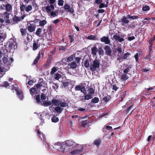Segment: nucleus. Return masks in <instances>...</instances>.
<instances>
[{
	"label": "nucleus",
	"instance_id": "f257e3e1",
	"mask_svg": "<svg viewBox=\"0 0 155 155\" xmlns=\"http://www.w3.org/2000/svg\"><path fill=\"white\" fill-rule=\"evenodd\" d=\"M100 61L99 59H95L93 61V63L90 66V69L92 71H94L99 68L100 64Z\"/></svg>",
	"mask_w": 155,
	"mask_h": 155
},
{
	"label": "nucleus",
	"instance_id": "f03ea898",
	"mask_svg": "<svg viewBox=\"0 0 155 155\" xmlns=\"http://www.w3.org/2000/svg\"><path fill=\"white\" fill-rule=\"evenodd\" d=\"M20 8L21 12H23L25 10L26 12H28L32 9V6L31 5H28L26 6L25 5L22 3V4L21 3H20Z\"/></svg>",
	"mask_w": 155,
	"mask_h": 155
},
{
	"label": "nucleus",
	"instance_id": "7ed1b4c3",
	"mask_svg": "<svg viewBox=\"0 0 155 155\" xmlns=\"http://www.w3.org/2000/svg\"><path fill=\"white\" fill-rule=\"evenodd\" d=\"M64 144L63 145H64L63 146H64V147H66V150H68V147H76L77 144L74 141L71 140H67L65 142H64Z\"/></svg>",
	"mask_w": 155,
	"mask_h": 155
},
{
	"label": "nucleus",
	"instance_id": "20e7f679",
	"mask_svg": "<svg viewBox=\"0 0 155 155\" xmlns=\"http://www.w3.org/2000/svg\"><path fill=\"white\" fill-rule=\"evenodd\" d=\"M63 8L67 13L69 12L71 13L72 14L73 16L75 15L74 14V8L73 6L71 7H70L68 4H66L64 5Z\"/></svg>",
	"mask_w": 155,
	"mask_h": 155
},
{
	"label": "nucleus",
	"instance_id": "39448f33",
	"mask_svg": "<svg viewBox=\"0 0 155 155\" xmlns=\"http://www.w3.org/2000/svg\"><path fill=\"white\" fill-rule=\"evenodd\" d=\"M8 43H9L8 47L10 49L13 50L17 48L16 43L14 39L12 38L11 39Z\"/></svg>",
	"mask_w": 155,
	"mask_h": 155
},
{
	"label": "nucleus",
	"instance_id": "423d86ee",
	"mask_svg": "<svg viewBox=\"0 0 155 155\" xmlns=\"http://www.w3.org/2000/svg\"><path fill=\"white\" fill-rule=\"evenodd\" d=\"M119 32H118V33H116L115 35H113V38L115 40L119 42H122L124 41V36H121V37H120L119 35Z\"/></svg>",
	"mask_w": 155,
	"mask_h": 155
},
{
	"label": "nucleus",
	"instance_id": "0eeeda50",
	"mask_svg": "<svg viewBox=\"0 0 155 155\" xmlns=\"http://www.w3.org/2000/svg\"><path fill=\"white\" fill-rule=\"evenodd\" d=\"M36 26L34 24H27L26 29L30 32H32L35 31Z\"/></svg>",
	"mask_w": 155,
	"mask_h": 155
},
{
	"label": "nucleus",
	"instance_id": "6e6552de",
	"mask_svg": "<svg viewBox=\"0 0 155 155\" xmlns=\"http://www.w3.org/2000/svg\"><path fill=\"white\" fill-rule=\"evenodd\" d=\"M64 142H58L55 143L54 145L60 146V147L59 148L60 149V150L62 152H64L65 151H66V147H64V146H63L64 145H64L63 144H64Z\"/></svg>",
	"mask_w": 155,
	"mask_h": 155
},
{
	"label": "nucleus",
	"instance_id": "1a4fd4ad",
	"mask_svg": "<svg viewBox=\"0 0 155 155\" xmlns=\"http://www.w3.org/2000/svg\"><path fill=\"white\" fill-rule=\"evenodd\" d=\"M100 41L101 42L104 43L106 44H109L110 43L108 37L104 36L100 38Z\"/></svg>",
	"mask_w": 155,
	"mask_h": 155
},
{
	"label": "nucleus",
	"instance_id": "9d476101",
	"mask_svg": "<svg viewBox=\"0 0 155 155\" xmlns=\"http://www.w3.org/2000/svg\"><path fill=\"white\" fill-rule=\"evenodd\" d=\"M44 52L42 51H39L38 53V56L36 57L35 59L33 61V64L34 65H35L38 62V61L40 59L41 57V55L43 56L44 55Z\"/></svg>",
	"mask_w": 155,
	"mask_h": 155
},
{
	"label": "nucleus",
	"instance_id": "9b49d317",
	"mask_svg": "<svg viewBox=\"0 0 155 155\" xmlns=\"http://www.w3.org/2000/svg\"><path fill=\"white\" fill-rule=\"evenodd\" d=\"M105 51V53L107 55L111 56L112 51L110 46L108 45H106L104 48Z\"/></svg>",
	"mask_w": 155,
	"mask_h": 155
},
{
	"label": "nucleus",
	"instance_id": "f8f14e48",
	"mask_svg": "<svg viewBox=\"0 0 155 155\" xmlns=\"http://www.w3.org/2000/svg\"><path fill=\"white\" fill-rule=\"evenodd\" d=\"M54 6L53 5H48L45 7V10L46 12L48 13H51L52 10H54Z\"/></svg>",
	"mask_w": 155,
	"mask_h": 155
},
{
	"label": "nucleus",
	"instance_id": "ddd939ff",
	"mask_svg": "<svg viewBox=\"0 0 155 155\" xmlns=\"http://www.w3.org/2000/svg\"><path fill=\"white\" fill-rule=\"evenodd\" d=\"M61 100L59 99H57L55 97L54 98L51 100V102L53 105L58 106L59 105Z\"/></svg>",
	"mask_w": 155,
	"mask_h": 155
},
{
	"label": "nucleus",
	"instance_id": "4468645a",
	"mask_svg": "<svg viewBox=\"0 0 155 155\" xmlns=\"http://www.w3.org/2000/svg\"><path fill=\"white\" fill-rule=\"evenodd\" d=\"M83 147L81 148V149L76 150L71 152L70 154L72 155H74L81 153L83 151Z\"/></svg>",
	"mask_w": 155,
	"mask_h": 155
},
{
	"label": "nucleus",
	"instance_id": "2eb2a0df",
	"mask_svg": "<svg viewBox=\"0 0 155 155\" xmlns=\"http://www.w3.org/2000/svg\"><path fill=\"white\" fill-rule=\"evenodd\" d=\"M36 42L35 41H34V43L33 45V50L34 51H35L38 49V48L39 47L40 45L39 44L38 45V40Z\"/></svg>",
	"mask_w": 155,
	"mask_h": 155
},
{
	"label": "nucleus",
	"instance_id": "dca6fc26",
	"mask_svg": "<svg viewBox=\"0 0 155 155\" xmlns=\"http://www.w3.org/2000/svg\"><path fill=\"white\" fill-rule=\"evenodd\" d=\"M101 140L100 138L94 140L93 143L97 147H98L101 144Z\"/></svg>",
	"mask_w": 155,
	"mask_h": 155
},
{
	"label": "nucleus",
	"instance_id": "f3484780",
	"mask_svg": "<svg viewBox=\"0 0 155 155\" xmlns=\"http://www.w3.org/2000/svg\"><path fill=\"white\" fill-rule=\"evenodd\" d=\"M37 130V133L38 135V136L42 141H44L45 140L44 138V134L43 133H41L40 130L38 129H36Z\"/></svg>",
	"mask_w": 155,
	"mask_h": 155
},
{
	"label": "nucleus",
	"instance_id": "a211bd4d",
	"mask_svg": "<svg viewBox=\"0 0 155 155\" xmlns=\"http://www.w3.org/2000/svg\"><path fill=\"white\" fill-rule=\"evenodd\" d=\"M120 79L123 81H124L128 78V76L126 74H123L120 75Z\"/></svg>",
	"mask_w": 155,
	"mask_h": 155
},
{
	"label": "nucleus",
	"instance_id": "6ab92c4d",
	"mask_svg": "<svg viewBox=\"0 0 155 155\" xmlns=\"http://www.w3.org/2000/svg\"><path fill=\"white\" fill-rule=\"evenodd\" d=\"M86 38L89 40H97L98 39L96 35H92L88 36L86 37Z\"/></svg>",
	"mask_w": 155,
	"mask_h": 155
},
{
	"label": "nucleus",
	"instance_id": "aec40b11",
	"mask_svg": "<svg viewBox=\"0 0 155 155\" xmlns=\"http://www.w3.org/2000/svg\"><path fill=\"white\" fill-rule=\"evenodd\" d=\"M91 54L93 56H96L97 55V52L98 51V49L96 47L94 46L91 49Z\"/></svg>",
	"mask_w": 155,
	"mask_h": 155
},
{
	"label": "nucleus",
	"instance_id": "412c9836",
	"mask_svg": "<svg viewBox=\"0 0 155 155\" xmlns=\"http://www.w3.org/2000/svg\"><path fill=\"white\" fill-rule=\"evenodd\" d=\"M68 65L71 68L73 69L76 68L77 66L76 62L74 61H73L70 64H68Z\"/></svg>",
	"mask_w": 155,
	"mask_h": 155
},
{
	"label": "nucleus",
	"instance_id": "4be33fe9",
	"mask_svg": "<svg viewBox=\"0 0 155 155\" xmlns=\"http://www.w3.org/2000/svg\"><path fill=\"white\" fill-rule=\"evenodd\" d=\"M2 60L5 64L9 65L11 64L10 61L8 59V58L6 57H4L2 58Z\"/></svg>",
	"mask_w": 155,
	"mask_h": 155
},
{
	"label": "nucleus",
	"instance_id": "5701e85b",
	"mask_svg": "<svg viewBox=\"0 0 155 155\" xmlns=\"http://www.w3.org/2000/svg\"><path fill=\"white\" fill-rule=\"evenodd\" d=\"M20 18L16 15H15L13 18V21L15 23H18V22L20 21Z\"/></svg>",
	"mask_w": 155,
	"mask_h": 155
},
{
	"label": "nucleus",
	"instance_id": "b1692460",
	"mask_svg": "<svg viewBox=\"0 0 155 155\" xmlns=\"http://www.w3.org/2000/svg\"><path fill=\"white\" fill-rule=\"evenodd\" d=\"M63 110V108L59 106H57L54 108V110H55L57 113L58 114L61 113Z\"/></svg>",
	"mask_w": 155,
	"mask_h": 155
},
{
	"label": "nucleus",
	"instance_id": "393cba45",
	"mask_svg": "<svg viewBox=\"0 0 155 155\" xmlns=\"http://www.w3.org/2000/svg\"><path fill=\"white\" fill-rule=\"evenodd\" d=\"M6 11L10 12L12 9V6L9 3L5 5Z\"/></svg>",
	"mask_w": 155,
	"mask_h": 155
},
{
	"label": "nucleus",
	"instance_id": "a878e982",
	"mask_svg": "<svg viewBox=\"0 0 155 155\" xmlns=\"http://www.w3.org/2000/svg\"><path fill=\"white\" fill-rule=\"evenodd\" d=\"M126 68L123 71V73L124 74H128L130 71V69L131 68V67L129 65H127L126 67Z\"/></svg>",
	"mask_w": 155,
	"mask_h": 155
},
{
	"label": "nucleus",
	"instance_id": "bb28decb",
	"mask_svg": "<svg viewBox=\"0 0 155 155\" xmlns=\"http://www.w3.org/2000/svg\"><path fill=\"white\" fill-rule=\"evenodd\" d=\"M133 105L130 106L129 107H128L126 109V113L127 114H128V115H130L132 114L133 112V110L134 109H133V110L131 111V112L129 113V111L133 107Z\"/></svg>",
	"mask_w": 155,
	"mask_h": 155
},
{
	"label": "nucleus",
	"instance_id": "cd10ccee",
	"mask_svg": "<svg viewBox=\"0 0 155 155\" xmlns=\"http://www.w3.org/2000/svg\"><path fill=\"white\" fill-rule=\"evenodd\" d=\"M127 18V17H124L121 19V22L123 23V24H127L129 22V21L128 20Z\"/></svg>",
	"mask_w": 155,
	"mask_h": 155
},
{
	"label": "nucleus",
	"instance_id": "c85d7f7f",
	"mask_svg": "<svg viewBox=\"0 0 155 155\" xmlns=\"http://www.w3.org/2000/svg\"><path fill=\"white\" fill-rule=\"evenodd\" d=\"M127 18L128 19H132L133 20H134L137 19L138 18V16L137 15L131 16L130 15H127Z\"/></svg>",
	"mask_w": 155,
	"mask_h": 155
},
{
	"label": "nucleus",
	"instance_id": "c756f323",
	"mask_svg": "<svg viewBox=\"0 0 155 155\" xmlns=\"http://www.w3.org/2000/svg\"><path fill=\"white\" fill-rule=\"evenodd\" d=\"M126 91H124L123 92V94L121 96V99H120L119 100V102L122 101L124 99L126 95Z\"/></svg>",
	"mask_w": 155,
	"mask_h": 155
},
{
	"label": "nucleus",
	"instance_id": "7c9ffc66",
	"mask_svg": "<svg viewBox=\"0 0 155 155\" xmlns=\"http://www.w3.org/2000/svg\"><path fill=\"white\" fill-rule=\"evenodd\" d=\"M42 32V29L41 28H39L37 29L35 32L36 34L39 37H41V33Z\"/></svg>",
	"mask_w": 155,
	"mask_h": 155
},
{
	"label": "nucleus",
	"instance_id": "2f4dec72",
	"mask_svg": "<svg viewBox=\"0 0 155 155\" xmlns=\"http://www.w3.org/2000/svg\"><path fill=\"white\" fill-rule=\"evenodd\" d=\"M59 105L61 107H62L68 106V104L66 102H61V101Z\"/></svg>",
	"mask_w": 155,
	"mask_h": 155
},
{
	"label": "nucleus",
	"instance_id": "473e14b6",
	"mask_svg": "<svg viewBox=\"0 0 155 155\" xmlns=\"http://www.w3.org/2000/svg\"><path fill=\"white\" fill-rule=\"evenodd\" d=\"M20 32L22 36H25L26 34V29L21 28L20 29Z\"/></svg>",
	"mask_w": 155,
	"mask_h": 155
},
{
	"label": "nucleus",
	"instance_id": "72a5a7b5",
	"mask_svg": "<svg viewBox=\"0 0 155 155\" xmlns=\"http://www.w3.org/2000/svg\"><path fill=\"white\" fill-rule=\"evenodd\" d=\"M111 98L110 96L108 95L107 96L104 97L103 98V100L105 102H107L109 101Z\"/></svg>",
	"mask_w": 155,
	"mask_h": 155
},
{
	"label": "nucleus",
	"instance_id": "f704fd0d",
	"mask_svg": "<svg viewBox=\"0 0 155 155\" xmlns=\"http://www.w3.org/2000/svg\"><path fill=\"white\" fill-rule=\"evenodd\" d=\"M84 65L86 68H88L89 67L90 63L89 60L87 59L84 61Z\"/></svg>",
	"mask_w": 155,
	"mask_h": 155
},
{
	"label": "nucleus",
	"instance_id": "c9c22d12",
	"mask_svg": "<svg viewBox=\"0 0 155 155\" xmlns=\"http://www.w3.org/2000/svg\"><path fill=\"white\" fill-rule=\"evenodd\" d=\"M36 91V90L35 87H32L30 88L29 90V91L31 94L33 96L34 95L35 91Z\"/></svg>",
	"mask_w": 155,
	"mask_h": 155
},
{
	"label": "nucleus",
	"instance_id": "e433bc0d",
	"mask_svg": "<svg viewBox=\"0 0 155 155\" xmlns=\"http://www.w3.org/2000/svg\"><path fill=\"white\" fill-rule=\"evenodd\" d=\"M81 123L82 127H85L87 125V124L89 123V121L87 120H85L82 121Z\"/></svg>",
	"mask_w": 155,
	"mask_h": 155
},
{
	"label": "nucleus",
	"instance_id": "4c0bfd02",
	"mask_svg": "<svg viewBox=\"0 0 155 155\" xmlns=\"http://www.w3.org/2000/svg\"><path fill=\"white\" fill-rule=\"evenodd\" d=\"M99 101V99L97 97H95L91 101V102L94 104L97 103Z\"/></svg>",
	"mask_w": 155,
	"mask_h": 155
},
{
	"label": "nucleus",
	"instance_id": "58836bf2",
	"mask_svg": "<svg viewBox=\"0 0 155 155\" xmlns=\"http://www.w3.org/2000/svg\"><path fill=\"white\" fill-rule=\"evenodd\" d=\"M51 120L53 122L56 123L59 121V119L56 116H54L51 118Z\"/></svg>",
	"mask_w": 155,
	"mask_h": 155
},
{
	"label": "nucleus",
	"instance_id": "ea45409f",
	"mask_svg": "<svg viewBox=\"0 0 155 155\" xmlns=\"http://www.w3.org/2000/svg\"><path fill=\"white\" fill-rule=\"evenodd\" d=\"M61 76L60 74L58 73H57L54 74V78L56 80H58L61 78Z\"/></svg>",
	"mask_w": 155,
	"mask_h": 155
},
{
	"label": "nucleus",
	"instance_id": "a19ab883",
	"mask_svg": "<svg viewBox=\"0 0 155 155\" xmlns=\"http://www.w3.org/2000/svg\"><path fill=\"white\" fill-rule=\"evenodd\" d=\"M98 51L99 55H103L104 54V52L102 48L101 47L99 48L98 50Z\"/></svg>",
	"mask_w": 155,
	"mask_h": 155
},
{
	"label": "nucleus",
	"instance_id": "79ce46f5",
	"mask_svg": "<svg viewBox=\"0 0 155 155\" xmlns=\"http://www.w3.org/2000/svg\"><path fill=\"white\" fill-rule=\"evenodd\" d=\"M47 23V21L45 20H43L42 21H40L39 22V25L41 26H43Z\"/></svg>",
	"mask_w": 155,
	"mask_h": 155
},
{
	"label": "nucleus",
	"instance_id": "37998d69",
	"mask_svg": "<svg viewBox=\"0 0 155 155\" xmlns=\"http://www.w3.org/2000/svg\"><path fill=\"white\" fill-rule=\"evenodd\" d=\"M17 93L20 99L21 100H22L23 98L22 93L21 92L19 91H18Z\"/></svg>",
	"mask_w": 155,
	"mask_h": 155
},
{
	"label": "nucleus",
	"instance_id": "c03bdc74",
	"mask_svg": "<svg viewBox=\"0 0 155 155\" xmlns=\"http://www.w3.org/2000/svg\"><path fill=\"white\" fill-rule=\"evenodd\" d=\"M81 92H82L84 94H86V91L85 86H81Z\"/></svg>",
	"mask_w": 155,
	"mask_h": 155
},
{
	"label": "nucleus",
	"instance_id": "a18cd8bd",
	"mask_svg": "<svg viewBox=\"0 0 155 155\" xmlns=\"http://www.w3.org/2000/svg\"><path fill=\"white\" fill-rule=\"evenodd\" d=\"M130 55V54L129 53L127 52L126 53H125L124 54L123 58L124 60H127V57H129V56Z\"/></svg>",
	"mask_w": 155,
	"mask_h": 155
},
{
	"label": "nucleus",
	"instance_id": "49530a36",
	"mask_svg": "<svg viewBox=\"0 0 155 155\" xmlns=\"http://www.w3.org/2000/svg\"><path fill=\"white\" fill-rule=\"evenodd\" d=\"M57 70L56 68L54 67H53L51 70L50 72V74L51 75L53 74Z\"/></svg>",
	"mask_w": 155,
	"mask_h": 155
},
{
	"label": "nucleus",
	"instance_id": "de8ad7c7",
	"mask_svg": "<svg viewBox=\"0 0 155 155\" xmlns=\"http://www.w3.org/2000/svg\"><path fill=\"white\" fill-rule=\"evenodd\" d=\"M84 96V99L85 100H89V99L91 98H92V97L91 95L90 94H85Z\"/></svg>",
	"mask_w": 155,
	"mask_h": 155
},
{
	"label": "nucleus",
	"instance_id": "09e8293b",
	"mask_svg": "<svg viewBox=\"0 0 155 155\" xmlns=\"http://www.w3.org/2000/svg\"><path fill=\"white\" fill-rule=\"evenodd\" d=\"M150 9V8L149 6L147 5H145L143 6L142 7V10L143 11H146L149 10Z\"/></svg>",
	"mask_w": 155,
	"mask_h": 155
},
{
	"label": "nucleus",
	"instance_id": "8fccbe9b",
	"mask_svg": "<svg viewBox=\"0 0 155 155\" xmlns=\"http://www.w3.org/2000/svg\"><path fill=\"white\" fill-rule=\"evenodd\" d=\"M43 104L44 106H47L51 105L52 104L51 102L49 101H44L43 102Z\"/></svg>",
	"mask_w": 155,
	"mask_h": 155
},
{
	"label": "nucleus",
	"instance_id": "3c124183",
	"mask_svg": "<svg viewBox=\"0 0 155 155\" xmlns=\"http://www.w3.org/2000/svg\"><path fill=\"white\" fill-rule=\"evenodd\" d=\"M51 58L49 57L46 61V64H45V66H47L51 63Z\"/></svg>",
	"mask_w": 155,
	"mask_h": 155
},
{
	"label": "nucleus",
	"instance_id": "603ef678",
	"mask_svg": "<svg viewBox=\"0 0 155 155\" xmlns=\"http://www.w3.org/2000/svg\"><path fill=\"white\" fill-rule=\"evenodd\" d=\"M116 50L118 52V55H119V54H120L122 52V48L120 46L116 48Z\"/></svg>",
	"mask_w": 155,
	"mask_h": 155
},
{
	"label": "nucleus",
	"instance_id": "864d4df0",
	"mask_svg": "<svg viewBox=\"0 0 155 155\" xmlns=\"http://www.w3.org/2000/svg\"><path fill=\"white\" fill-rule=\"evenodd\" d=\"M74 56L72 55L69 56L67 58V61L68 62L71 61L72 60H73V59H74Z\"/></svg>",
	"mask_w": 155,
	"mask_h": 155
},
{
	"label": "nucleus",
	"instance_id": "5fc2aeb1",
	"mask_svg": "<svg viewBox=\"0 0 155 155\" xmlns=\"http://www.w3.org/2000/svg\"><path fill=\"white\" fill-rule=\"evenodd\" d=\"M107 5H105L104 3H101L100 4H99V8H101L104 7H107Z\"/></svg>",
	"mask_w": 155,
	"mask_h": 155
},
{
	"label": "nucleus",
	"instance_id": "6e6d98bb",
	"mask_svg": "<svg viewBox=\"0 0 155 155\" xmlns=\"http://www.w3.org/2000/svg\"><path fill=\"white\" fill-rule=\"evenodd\" d=\"M35 100L36 101L37 103L41 102L40 95H37L36 96Z\"/></svg>",
	"mask_w": 155,
	"mask_h": 155
},
{
	"label": "nucleus",
	"instance_id": "4d7b16f0",
	"mask_svg": "<svg viewBox=\"0 0 155 155\" xmlns=\"http://www.w3.org/2000/svg\"><path fill=\"white\" fill-rule=\"evenodd\" d=\"M41 99L45 100L46 99V95L43 93H41Z\"/></svg>",
	"mask_w": 155,
	"mask_h": 155
},
{
	"label": "nucleus",
	"instance_id": "13d9d810",
	"mask_svg": "<svg viewBox=\"0 0 155 155\" xmlns=\"http://www.w3.org/2000/svg\"><path fill=\"white\" fill-rule=\"evenodd\" d=\"M81 86L80 85H77L75 87V90L76 91H79L81 90Z\"/></svg>",
	"mask_w": 155,
	"mask_h": 155
},
{
	"label": "nucleus",
	"instance_id": "bf43d9fd",
	"mask_svg": "<svg viewBox=\"0 0 155 155\" xmlns=\"http://www.w3.org/2000/svg\"><path fill=\"white\" fill-rule=\"evenodd\" d=\"M50 15L51 16H52L53 17H55V16H58L57 14L56 13V12H54V11H52L51 12Z\"/></svg>",
	"mask_w": 155,
	"mask_h": 155
},
{
	"label": "nucleus",
	"instance_id": "052dcab7",
	"mask_svg": "<svg viewBox=\"0 0 155 155\" xmlns=\"http://www.w3.org/2000/svg\"><path fill=\"white\" fill-rule=\"evenodd\" d=\"M119 88V87L117 86L116 84H114L113 86L112 89L115 91L118 89Z\"/></svg>",
	"mask_w": 155,
	"mask_h": 155
},
{
	"label": "nucleus",
	"instance_id": "680f3d73",
	"mask_svg": "<svg viewBox=\"0 0 155 155\" xmlns=\"http://www.w3.org/2000/svg\"><path fill=\"white\" fill-rule=\"evenodd\" d=\"M4 87L9 88L10 87L9 86V83L7 81H5L4 83Z\"/></svg>",
	"mask_w": 155,
	"mask_h": 155
},
{
	"label": "nucleus",
	"instance_id": "e2e57ef3",
	"mask_svg": "<svg viewBox=\"0 0 155 155\" xmlns=\"http://www.w3.org/2000/svg\"><path fill=\"white\" fill-rule=\"evenodd\" d=\"M58 5L59 6H63L64 1L63 0H58Z\"/></svg>",
	"mask_w": 155,
	"mask_h": 155
},
{
	"label": "nucleus",
	"instance_id": "0e129e2a",
	"mask_svg": "<svg viewBox=\"0 0 155 155\" xmlns=\"http://www.w3.org/2000/svg\"><path fill=\"white\" fill-rule=\"evenodd\" d=\"M89 91V94H94V90L92 88H90L88 89Z\"/></svg>",
	"mask_w": 155,
	"mask_h": 155
},
{
	"label": "nucleus",
	"instance_id": "69168bd1",
	"mask_svg": "<svg viewBox=\"0 0 155 155\" xmlns=\"http://www.w3.org/2000/svg\"><path fill=\"white\" fill-rule=\"evenodd\" d=\"M70 41L71 43L72 42L74 41V36L73 35H69Z\"/></svg>",
	"mask_w": 155,
	"mask_h": 155
},
{
	"label": "nucleus",
	"instance_id": "338daca9",
	"mask_svg": "<svg viewBox=\"0 0 155 155\" xmlns=\"http://www.w3.org/2000/svg\"><path fill=\"white\" fill-rule=\"evenodd\" d=\"M151 57V55L150 54V52L144 58L145 60H149Z\"/></svg>",
	"mask_w": 155,
	"mask_h": 155
},
{
	"label": "nucleus",
	"instance_id": "774afa93",
	"mask_svg": "<svg viewBox=\"0 0 155 155\" xmlns=\"http://www.w3.org/2000/svg\"><path fill=\"white\" fill-rule=\"evenodd\" d=\"M31 4L32 6L35 8H36L38 7V5L35 2V1H33L31 3Z\"/></svg>",
	"mask_w": 155,
	"mask_h": 155
}]
</instances>
